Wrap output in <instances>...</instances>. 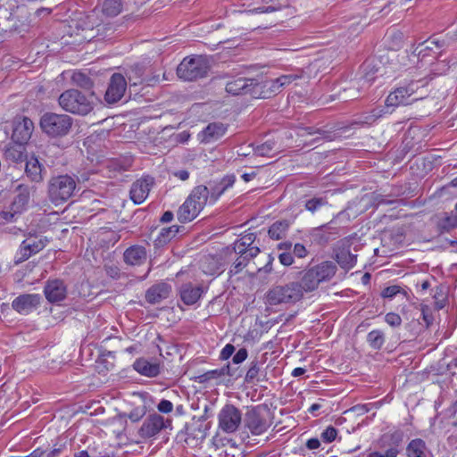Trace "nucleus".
Returning <instances> with one entry per match:
<instances>
[{"label": "nucleus", "mask_w": 457, "mask_h": 457, "mask_svg": "<svg viewBox=\"0 0 457 457\" xmlns=\"http://www.w3.org/2000/svg\"><path fill=\"white\" fill-rule=\"evenodd\" d=\"M357 256L343 249L336 254L337 262L345 270H350L356 263Z\"/></svg>", "instance_id": "obj_34"}, {"label": "nucleus", "mask_w": 457, "mask_h": 457, "mask_svg": "<svg viewBox=\"0 0 457 457\" xmlns=\"http://www.w3.org/2000/svg\"><path fill=\"white\" fill-rule=\"evenodd\" d=\"M40 300L41 297L37 294H23L12 301V307L19 313L26 315L37 308Z\"/></svg>", "instance_id": "obj_15"}, {"label": "nucleus", "mask_w": 457, "mask_h": 457, "mask_svg": "<svg viewBox=\"0 0 457 457\" xmlns=\"http://www.w3.org/2000/svg\"><path fill=\"white\" fill-rule=\"evenodd\" d=\"M259 372H260V368L258 365V361H252L251 366L246 372L245 381L248 384H255L256 382L259 381V378H258Z\"/></svg>", "instance_id": "obj_44"}, {"label": "nucleus", "mask_w": 457, "mask_h": 457, "mask_svg": "<svg viewBox=\"0 0 457 457\" xmlns=\"http://www.w3.org/2000/svg\"><path fill=\"white\" fill-rule=\"evenodd\" d=\"M127 88V81L120 73H114L110 79L107 90L104 95V100L108 104H115L119 102Z\"/></svg>", "instance_id": "obj_12"}, {"label": "nucleus", "mask_w": 457, "mask_h": 457, "mask_svg": "<svg viewBox=\"0 0 457 457\" xmlns=\"http://www.w3.org/2000/svg\"><path fill=\"white\" fill-rule=\"evenodd\" d=\"M303 296L298 282L273 286L266 294V301L270 305L295 303Z\"/></svg>", "instance_id": "obj_5"}, {"label": "nucleus", "mask_w": 457, "mask_h": 457, "mask_svg": "<svg viewBox=\"0 0 457 457\" xmlns=\"http://www.w3.org/2000/svg\"><path fill=\"white\" fill-rule=\"evenodd\" d=\"M379 403H369L364 404H357L352 407L351 411L355 412L357 415H362L369 412L373 409H378Z\"/></svg>", "instance_id": "obj_46"}, {"label": "nucleus", "mask_w": 457, "mask_h": 457, "mask_svg": "<svg viewBox=\"0 0 457 457\" xmlns=\"http://www.w3.org/2000/svg\"><path fill=\"white\" fill-rule=\"evenodd\" d=\"M302 78V73L299 74H287L282 75L275 79H270L271 87L274 89V94L278 92L282 87L291 84L293 81Z\"/></svg>", "instance_id": "obj_35"}, {"label": "nucleus", "mask_w": 457, "mask_h": 457, "mask_svg": "<svg viewBox=\"0 0 457 457\" xmlns=\"http://www.w3.org/2000/svg\"><path fill=\"white\" fill-rule=\"evenodd\" d=\"M320 446V443L318 438H311L306 442V447L310 450L318 449Z\"/></svg>", "instance_id": "obj_63"}, {"label": "nucleus", "mask_w": 457, "mask_h": 457, "mask_svg": "<svg viewBox=\"0 0 457 457\" xmlns=\"http://www.w3.org/2000/svg\"><path fill=\"white\" fill-rule=\"evenodd\" d=\"M228 127L227 125L221 122H212L210 123L203 131H202V139L203 143L208 144L214 142L223 137L227 132Z\"/></svg>", "instance_id": "obj_22"}, {"label": "nucleus", "mask_w": 457, "mask_h": 457, "mask_svg": "<svg viewBox=\"0 0 457 457\" xmlns=\"http://www.w3.org/2000/svg\"><path fill=\"white\" fill-rule=\"evenodd\" d=\"M420 312L422 315V320L426 324V327L428 328L433 322V315L430 308L428 305L421 304Z\"/></svg>", "instance_id": "obj_52"}, {"label": "nucleus", "mask_w": 457, "mask_h": 457, "mask_svg": "<svg viewBox=\"0 0 457 457\" xmlns=\"http://www.w3.org/2000/svg\"><path fill=\"white\" fill-rule=\"evenodd\" d=\"M72 124L73 119L71 116L54 112L44 113L39 120L42 131L51 137H62L68 135Z\"/></svg>", "instance_id": "obj_3"}, {"label": "nucleus", "mask_w": 457, "mask_h": 457, "mask_svg": "<svg viewBox=\"0 0 457 457\" xmlns=\"http://www.w3.org/2000/svg\"><path fill=\"white\" fill-rule=\"evenodd\" d=\"M145 406H138L131 410L129 414H123V416L128 417L132 422H137L145 415Z\"/></svg>", "instance_id": "obj_47"}, {"label": "nucleus", "mask_w": 457, "mask_h": 457, "mask_svg": "<svg viewBox=\"0 0 457 457\" xmlns=\"http://www.w3.org/2000/svg\"><path fill=\"white\" fill-rule=\"evenodd\" d=\"M244 425L253 436H260L268 430L271 423L268 419V411L257 406L245 412Z\"/></svg>", "instance_id": "obj_8"}, {"label": "nucleus", "mask_w": 457, "mask_h": 457, "mask_svg": "<svg viewBox=\"0 0 457 457\" xmlns=\"http://www.w3.org/2000/svg\"><path fill=\"white\" fill-rule=\"evenodd\" d=\"M44 293L50 303H59L66 298L67 287L61 279L48 280L45 286Z\"/></svg>", "instance_id": "obj_17"}, {"label": "nucleus", "mask_w": 457, "mask_h": 457, "mask_svg": "<svg viewBox=\"0 0 457 457\" xmlns=\"http://www.w3.org/2000/svg\"><path fill=\"white\" fill-rule=\"evenodd\" d=\"M43 166L35 157H30L26 162L25 173L27 177L33 182H41L43 180Z\"/></svg>", "instance_id": "obj_29"}, {"label": "nucleus", "mask_w": 457, "mask_h": 457, "mask_svg": "<svg viewBox=\"0 0 457 457\" xmlns=\"http://www.w3.org/2000/svg\"><path fill=\"white\" fill-rule=\"evenodd\" d=\"M298 285L301 287V291L303 293L305 292H312L315 290L318 286L320 285V281L315 275L314 270L312 268H310L307 270L303 276L302 277L301 282H298Z\"/></svg>", "instance_id": "obj_32"}, {"label": "nucleus", "mask_w": 457, "mask_h": 457, "mask_svg": "<svg viewBox=\"0 0 457 457\" xmlns=\"http://www.w3.org/2000/svg\"><path fill=\"white\" fill-rule=\"evenodd\" d=\"M320 283L329 280L337 272V266L330 261L323 262L312 267Z\"/></svg>", "instance_id": "obj_28"}, {"label": "nucleus", "mask_w": 457, "mask_h": 457, "mask_svg": "<svg viewBox=\"0 0 457 457\" xmlns=\"http://www.w3.org/2000/svg\"><path fill=\"white\" fill-rule=\"evenodd\" d=\"M370 346L374 350H380L385 344V334L378 329L370 331L367 336Z\"/></svg>", "instance_id": "obj_39"}, {"label": "nucleus", "mask_w": 457, "mask_h": 457, "mask_svg": "<svg viewBox=\"0 0 457 457\" xmlns=\"http://www.w3.org/2000/svg\"><path fill=\"white\" fill-rule=\"evenodd\" d=\"M171 287L165 283L160 282L153 285L145 292V300L151 303L155 304L167 299L170 294Z\"/></svg>", "instance_id": "obj_19"}, {"label": "nucleus", "mask_w": 457, "mask_h": 457, "mask_svg": "<svg viewBox=\"0 0 457 457\" xmlns=\"http://www.w3.org/2000/svg\"><path fill=\"white\" fill-rule=\"evenodd\" d=\"M179 231V226L178 225H172L168 228H162L158 237L157 241L159 244H166L170 242Z\"/></svg>", "instance_id": "obj_42"}, {"label": "nucleus", "mask_w": 457, "mask_h": 457, "mask_svg": "<svg viewBox=\"0 0 457 457\" xmlns=\"http://www.w3.org/2000/svg\"><path fill=\"white\" fill-rule=\"evenodd\" d=\"M254 154L258 156L272 157L278 152L276 143L273 141H266L253 148Z\"/></svg>", "instance_id": "obj_38"}, {"label": "nucleus", "mask_w": 457, "mask_h": 457, "mask_svg": "<svg viewBox=\"0 0 457 457\" xmlns=\"http://www.w3.org/2000/svg\"><path fill=\"white\" fill-rule=\"evenodd\" d=\"M46 237H32L31 235L23 240L15 253L13 262L18 265L29 259L32 255L42 251L48 244Z\"/></svg>", "instance_id": "obj_9"}, {"label": "nucleus", "mask_w": 457, "mask_h": 457, "mask_svg": "<svg viewBox=\"0 0 457 457\" xmlns=\"http://www.w3.org/2000/svg\"><path fill=\"white\" fill-rule=\"evenodd\" d=\"M291 248H292V243L288 242V241L279 243L278 245V249L279 251H283L282 253H280L278 254V260H279L280 263L285 266H290L294 262V257H293L292 253L290 252Z\"/></svg>", "instance_id": "obj_36"}, {"label": "nucleus", "mask_w": 457, "mask_h": 457, "mask_svg": "<svg viewBox=\"0 0 457 457\" xmlns=\"http://www.w3.org/2000/svg\"><path fill=\"white\" fill-rule=\"evenodd\" d=\"M124 261L129 265H141L147 257L145 248L141 245H133L124 252Z\"/></svg>", "instance_id": "obj_25"}, {"label": "nucleus", "mask_w": 457, "mask_h": 457, "mask_svg": "<svg viewBox=\"0 0 457 457\" xmlns=\"http://www.w3.org/2000/svg\"><path fill=\"white\" fill-rule=\"evenodd\" d=\"M327 204V201L322 197H313L307 200L305 203V208L311 212H315L317 210Z\"/></svg>", "instance_id": "obj_45"}, {"label": "nucleus", "mask_w": 457, "mask_h": 457, "mask_svg": "<svg viewBox=\"0 0 457 457\" xmlns=\"http://www.w3.org/2000/svg\"><path fill=\"white\" fill-rule=\"evenodd\" d=\"M236 181L235 175H227L209 189L210 203H215Z\"/></svg>", "instance_id": "obj_24"}, {"label": "nucleus", "mask_w": 457, "mask_h": 457, "mask_svg": "<svg viewBox=\"0 0 457 457\" xmlns=\"http://www.w3.org/2000/svg\"><path fill=\"white\" fill-rule=\"evenodd\" d=\"M200 212H201L195 207V205H193L186 199L177 211V218L179 222L187 223L195 219Z\"/></svg>", "instance_id": "obj_27"}, {"label": "nucleus", "mask_w": 457, "mask_h": 457, "mask_svg": "<svg viewBox=\"0 0 457 457\" xmlns=\"http://www.w3.org/2000/svg\"><path fill=\"white\" fill-rule=\"evenodd\" d=\"M293 253L295 257L303 259L307 256L308 251L303 245L297 243L293 247Z\"/></svg>", "instance_id": "obj_57"}, {"label": "nucleus", "mask_w": 457, "mask_h": 457, "mask_svg": "<svg viewBox=\"0 0 457 457\" xmlns=\"http://www.w3.org/2000/svg\"><path fill=\"white\" fill-rule=\"evenodd\" d=\"M163 428H165L163 417L154 413L144 420L139 429V435L142 437L149 438L158 434Z\"/></svg>", "instance_id": "obj_16"}, {"label": "nucleus", "mask_w": 457, "mask_h": 457, "mask_svg": "<svg viewBox=\"0 0 457 457\" xmlns=\"http://www.w3.org/2000/svg\"><path fill=\"white\" fill-rule=\"evenodd\" d=\"M173 175L182 181H186L189 178V172L186 170H177L173 173Z\"/></svg>", "instance_id": "obj_64"}, {"label": "nucleus", "mask_w": 457, "mask_h": 457, "mask_svg": "<svg viewBox=\"0 0 457 457\" xmlns=\"http://www.w3.org/2000/svg\"><path fill=\"white\" fill-rule=\"evenodd\" d=\"M247 350L245 348H241L233 356V362L236 364L241 363L247 358Z\"/></svg>", "instance_id": "obj_60"}, {"label": "nucleus", "mask_w": 457, "mask_h": 457, "mask_svg": "<svg viewBox=\"0 0 457 457\" xmlns=\"http://www.w3.org/2000/svg\"><path fill=\"white\" fill-rule=\"evenodd\" d=\"M187 200L202 212L209 200V188L204 185L195 187Z\"/></svg>", "instance_id": "obj_23"}, {"label": "nucleus", "mask_w": 457, "mask_h": 457, "mask_svg": "<svg viewBox=\"0 0 457 457\" xmlns=\"http://www.w3.org/2000/svg\"><path fill=\"white\" fill-rule=\"evenodd\" d=\"M242 424V412L233 404H226L218 414V428L225 434H234Z\"/></svg>", "instance_id": "obj_7"}, {"label": "nucleus", "mask_w": 457, "mask_h": 457, "mask_svg": "<svg viewBox=\"0 0 457 457\" xmlns=\"http://www.w3.org/2000/svg\"><path fill=\"white\" fill-rule=\"evenodd\" d=\"M210 70L209 60L206 56L196 55L194 57L185 58L177 68V74L179 78L193 81L204 78L207 75Z\"/></svg>", "instance_id": "obj_4"}, {"label": "nucleus", "mask_w": 457, "mask_h": 457, "mask_svg": "<svg viewBox=\"0 0 457 457\" xmlns=\"http://www.w3.org/2000/svg\"><path fill=\"white\" fill-rule=\"evenodd\" d=\"M234 351H235V347L233 345H231V344L226 345L220 353V359H222V360L228 359L233 354Z\"/></svg>", "instance_id": "obj_61"}, {"label": "nucleus", "mask_w": 457, "mask_h": 457, "mask_svg": "<svg viewBox=\"0 0 457 457\" xmlns=\"http://www.w3.org/2000/svg\"><path fill=\"white\" fill-rule=\"evenodd\" d=\"M406 450L409 457H431L425 442L421 439L411 440Z\"/></svg>", "instance_id": "obj_30"}, {"label": "nucleus", "mask_w": 457, "mask_h": 457, "mask_svg": "<svg viewBox=\"0 0 457 457\" xmlns=\"http://www.w3.org/2000/svg\"><path fill=\"white\" fill-rule=\"evenodd\" d=\"M430 39L426 40L419 45L416 48L412 50V54L415 55H422L424 57L427 54V51H434L436 48L434 45L428 44Z\"/></svg>", "instance_id": "obj_49"}, {"label": "nucleus", "mask_w": 457, "mask_h": 457, "mask_svg": "<svg viewBox=\"0 0 457 457\" xmlns=\"http://www.w3.org/2000/svg\"><path fill=\"white\" fill-rule=\"evenodd\" d=\"M154 185V179L146 176L135 181L130 188V199L136 204H142L149 195L151 187Z\"/></svg>", "instance_id": "obj_14"}, {"label": "nucleus", "mask_w": 457, "mask_h": 457, "mask_svg": "<svg viewBox=\"0 0 457 457\" xmlns=\"http://www.w3.org/2000/svg\"><path fill=\"white\" fill-rule=\"evenodd\" d=\"M134 370L139 374L148 377H157L161 372L160 363L157 361H150L145 358H138L133 363Z\"/></svg>", "instance_id": "obj_20"}, {"label": "nucleus", "mask_w": 457, "mask_h": 457, "mask_svg": "<svg viewBox=\"0 0 457 457\" xmlns=\"http://www.w3.org/2000/svg\"><path fill=\"white\" fill-rule=\"evenodd\" d=\"M225 375H229V366L228 365L224 366L221 369L209 370V371L202 374L201 376H199V381L200 382H207L212 379L219 378Z\"/></svg>", "instance_id": "obj_43"}, {"label": "nucleus", "mask_w": 457, "mask_h": 457, "mask_svg": "<svg viewBox=\"0 0 457 457\" xmlns=\"http://www.w3.org/2000/svg\"><path fill=\"white\" fill-rule=\"evenodd\" d=\"M337 436V430L332 426L328 427L322 433L321 438L326 443L333 442Z\"/></svg>", "instance_id": "obj_51"}, {"label": "nucleus", "mask_w": 457, "mask_h": 457, "mask_svg": "<svg viewBox=\"0 0 457 457\" xmlns=\"http://www.w3.org/2000/svg\"><path fill=\"white\" fill-rule=\"evenodd\" d=\"M4 154L6 159L10 161L14 162H22L26 158L24 154V145L16 144L15 145L9 146L5 150Z\"/></svg>", "instance_id": "obj_37"}, {"label": "nucleus", "mask_w": 457, "mask_h": 457, "mask_svg": "<svg viewBox=\"0 0 457 457\" xmlns=\"http://www.w3.org/2000/svg\"><path fill=\"white\" fill-rule=\"evenodd\" d=\"M34 130L33 121L28 118L23 117L21 119L15 120L13 121V129L12 138L16 144H26Z\"/></svg>", "instance_id": "obj_13"}, {"label": "nucleus", "mask_w": 457, "mask_h": 457, "mask_svg": "<svg viewBox=\"0 0 457 457\" xmlns=\"http://www.w3.org/2000/svg\"><path fill=\"white\" fill-rule=\"evenodd\" d=\"M428 44L434 45L436 49H441L447 46L446 40L439 38H430Z\"/></svg>", "instance_id": "obj_62"}, {"label": "nucleus", "mask_w": 457, "mask_h": 457, "mask_svg": "<svg viewBox=\"0 0 457 457\" xmlns=\"http://www.w3.org/2000/svg\"><path fill=\"white\" fill-rule=\"evenodd\" d=\"M386 322L394 328L399 327L402 323V318L399 314L395 312H389L385 316Z\"/></svg>", "instance_id": "obj_53"}, {"label": "nucleus", "mask_w": 457, "mask_h": 457, "mask_svg": "<svg viewBox=\"0 0 457 457\" xmlns=\"http://www.w3.org/2000/svg\"><path fill=\"white\" fill-rule=\"evenodd\" d=\"M256 235L254 233H246L237 240L245 245V247H254L253 244L254 243Z\"/></svg>", "instance_id": "obj_56"}, {"label": "nucleus", "mask_w": 457, "mask_h": 457, "mask_svg": "<svg viewBox=\"0 0 457 457\" xmlns=\"http://www.w3.org/2000/svg\"><path fill=\"white\" fill-rule=\"evenodd\" d=\"M33 187L21 184L16 187L17 195L14 196L8 210L3 211L1 217L9 222L16 220V216L22 213L28 207Z\"/></svg>", "instance_id": "obj_6"}, {"label": "nucleus", "mask_w": 457, "mask_h": 457, "mask_svg": "<svg viewBox=\"0 0 457 457\" xmlns=\"http://www.w3.org/2000/svg\"><path fill=\"white\" fill-rule=\"evenodd\" d=\"M401 292H402L401 287L396 286V285L389 286V287L384 288V290L381 293V296L384 298H393L395 295H396L397 294H399Z\"/></svg>", "instance_id": "obj_54"}, {"label": "nucleus", "mask_w": 457, "mask_h": 457, "mask_svg": "<svg viewBox=\"0 0 457 457\" xmlns=\"http://www.w3.org/2000/svg\"><path fill=\"white\" fill-rule=\"evenodd\" d=\"M203 293L202 286H194L191 283L183 284L179 288L180 299L187 305L195 304Z\"/></svg>", "instance_id": "obj_21"}, {"label": "nucleus", "mask_w": 457, "mask_h": 457, "mask_svg": "<svg viewBox=\"0 0 457 457\" xmlns=\"http://www.w3.org/2000/svg\"><path fill=\"white\" fill-rule=\"evenodd\" d=\"M131 166V161L129 159H112L106 162V170L110 178L116 177L123 171H126Z\"/></svg>", "instance_id": "obj_31"}, {"label": "nucleus", "mask_w": 457, "mask_h": 457, "mask_svg": "<svg viewBox=\"0 0 457 457\" xmlns=\"http://www.w3.org/2000/svg\"><path fill=\"white\" fill-rule=\"evenodd\" d=\"M71 80L77 87L87 90H90L94 86L92 79L87 74L79 71L73 73Z\"/></svg>", "instance_id": "obj_40"}, {"label": "nucleus", "mask_w": 457, "mask_h": 457, "mask_svg": "<svg viewBox=\"0 0 457 457\" xmlns=\"http://www.w3.org/2000/svg\"><path fill=\"white\" fill-rule=\"evenodd\" d=\"M129 85L131 87L137 86L139 84H142L145 82L147 85H152L153 83L158 81V77H153V78H139L135 77L133 75L129 76Z\"/></svg>", "instance_id": "obj_50"}, {"label": "nucleus", "mask_w": 457, "mask_h": 457, "mask_svg": "<svg viewBox=\"0 0 457 457\" xmlns=\"http://www.w3.org/2000/svg\"><path fill=\"white\" fill-rule=\"evenodd\" d=\"M227 252L229 254L234 253L238 255L233 263L234 271L237 273L247 265L251 259L258 255L260 249L259 247H245L237 240L232 245L227 247Z\"/></svg>", "instance_id": "obj_10"}, {"label": "nucleus", "mask_w": 457, "mask_h": 457, "mask_svg": "<svg viewBox=\"0 0 457 457\" xmlns=\"http://www.w3.org/2000/svg\"><path fill=\"white\" fill-rule=\"evenodd\" d=\"M76 181L71 176L58 175L52 177L47 182V195L55 205L68 201L74 194Z\"/></svg>", "instance_id": "obj_2"}, {"label": "nucleus", "mask_w": 457, "mask_h": 457, "mask_svg": "<svg viewBox=\"0 0 457 457\" xmlns=\"http://www.w3.org/2000/svg\"><path fill=\"white\" fill-rule=\"evenodd\" d=\"M93 97V92L87 95L72 88L62 92L58 98V103L62 109L68 112L87 115L94 109Z\"/></svg>", "instance_id": "obj_1"}, {"label": "nucleus", "mask_w": 457, "mask_h": 457, "mask_svg": "<svg viewBox=\"0 0 457 457\" xmlns=\"http://www.w3.org/2000/svg\"><path fill=\"white\" fill-rule=\"evenodd\" d=\"M121 12L120 0H104L103 3V12L107 16H117Z\"/></svg>", "instance_id": "obj_41"}, {"label": "nucleus", "mask_w": 457, "mask_h": 457, "mask_svg": "<svg viewBox=\"0 0 457 457\" xmlns=\"http://www.w3.org/2000/svg\"><path fill=\"white\" fill-rule=\"evenodd\" d=\"M420 82V81H411L406 86L395 89L387 96L386 99V106L396 107L401 104L405 105L411 104V101H410V97L413 96L419 89Z\"/></svg>", "instance_id": "obj_11"}, {"label": "nucleus", "mask_w": 457, "mask_h": 457, "mask_svg": "<svg viewBox=\"0 0 457 457\" xmlns=\"http://www.w3.org/2000/svg\"><path fill=\"white\" fill-rule=\"evenodd\" d=\"M157 409L160 412L170 413L172 411L173 404L170 401L162 399L157 405Z\"/></svg>", "instance_id": "obj_58"}, {"label": "nucleus", "mask_w": 457, "mask_h": 457, "mask_svg": "<svg viewBox=\"0 0 457 457\" xmlns=\"http://www.w3.org/2000/svg\"><path fill=\"white\" fill-rule=\"evenodd\" d=\"M316 134L320 135V137H324L326 134V131L321 130L320 129H315L313 127H306V128L301 129L300 133H299V135L301 137L313 136Z\"/></svg>", "instance_id": "obj_55"}, {"label": "nucleus", "mask_w": 457, "mask_h": 457, "mask_svg": "<svg viewBox=\"0 0 457 457\" xmlns=\"http://www.w3.org/2000/svg\"><path fill=\"white\" fill-rule=\"evenodd\" d=\"M104 270L107 276L112 278H119L120 275V269L115 265H105Z\"/></svg>", "instance_id": "obj_59"}, {"label": "nucleus", "mask_w": 457, "mask_h": 457, "mask_svg": "<svg viewBox=\"0 0 457 457\" xmlns=\"http://www.w3.org/2000/svg\"><path fill=\"white\" fill-rule=\"evenodd\" d=\"M247 95L253 98H270L274 94L270 80L259 82L255 79H250Z\"/></svg>", "instance_id": "obj_18"}, {"label": "nucleus", "mask_w": 457, "mask_h": 457, "mask_svg": "<svg viewBox=\"0 0 457 457\" xmlns=\"http://www.w3.org/2000/svg\"><path fill=\"white\" fill-rule=\"evenodd\" d=\"M290 222L287 220H278L274 222L268 230V235L274 240H279L287 236Z\"/></svg>", "instance_id": "obj_33"}, {"label": "nucleus", "mask_w": 457, "mask_h": 457, "mask_svg": "<svg viewBox=\"0 0 457 457\" xmlns=\"http://www.w3.org/2000/svg\"><path fill=\"white\" fill-rule=\"evenodd\" d=\"M250 79L233 77L226 83V92L232 96L247 95Z\"/></svg>", "instance_id": "obj_26"}, {"label": "nucleus", "mask_w": 457, "mask_h": 457, "mask_svg": "<svg viewBox=\"0 0 457 457\" xmlns=\"http://www.w3.org/2000/svg\"><path fill=\"white\" fill-rule=\"evenodd\" d=\"M441 227L446 230H450L457 227V214L446 213L445 217L441 220Z\"/></svg>", "instance_id": "obj_48"}]
</instances>
